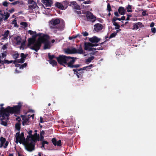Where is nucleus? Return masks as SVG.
Instances as JSON below:
<instances>
[{"label":"nucleus","instance_id":"f257e3e1","mask_svg":"<svg viewBox=\"0 0 156 156\" xmlns=\"http://www.w3.org/2000/svg\"><path fill=\"white\" fill-rule=\"evenodd\" d=\"M22 105L21 103H19L18 105L11 107L8 106L5 108L4 107H1L0 110V117H2V119H5V117H7V120H9L8 117L9 116L10 113L18 114L20 113Z\"/></svg>","mask_w":156,"mask_h":156},{"label":"nucleus","instance_id":"f03ea898","mask_svg":"<svg viewBox=\"0 0 156 156\" xmlns=\"http://www.w3.org/2000/svg\"><path fill=\"white\" fill-rule=\"evenodd\" d=\"M60 21L59 19H52L51 20L49 23V26L51 30L55 33L57 30L62 31L65 27L63 24H59Z\"/></svg>","mask_w":156,"mask_h":156},{"label":"nucleus","instance_id":"7ed1b4c3","mask_svg":"<svg viewBox=\"0 0 156 156\" xmlns=\"http://www.w3.org/2000/svg\"><path fill=\"white\" fill-rule=\"evenodd\" d=\"M73 58V57L66 56L63 55H60L58 57H56L58 63L60 65L65 66V64L68 66V63L70 59Z\"/></svg>","mask_w":156,"mask_h":156},{"label":"nucleus","instance_id":"20e7f679","mask_svg":"<svg viewBox=\"0 0 156 156\" xmlns=\"http://www.w3.org/2000/svg\"><path fill=\"white\" fill-rule=\"evenodd\" d=\"M41 38L43 41L41 42V44L44 43V49H49L50 48V42L49 41V36L47 35L42 34L41 35Z\"/></svg>","mask_w":156,"mask_h":156},{"label":"nucleus","instance_id":"39448f33","mask_svg":"<svg viewBox=\"0 0 156 156\" xmlns=\"http://www.w3.org/2000/svg\"><path fill=\"white\" fill-rule=\"evenodd\" d=\"M41 36L39 37L37 41H36L30 47L32 50L37 52L40 48L41 45V42L43 41Z\"/></svg>","mask_w":156,"mask_h":156},{"label":"nucleus","instance_id":"423d86ee","mask_svg":"<svg viewBox=\"0 0 156 156\" xmlns=\"http://www.w3.org/2000/svg\"><path fill=\"white\" fill-rule=\"evenodd\" d=\"M25 138L24 136V133L22 132L21 134H20V132H17L16 133V142L17 144L18 142H19L21 144L22 141H24Z\"/></svg>","mask_w":156,"mask_h":156},{"label":"nucleus","instance_id":"0eeeda50","mask_svg":"<svg viewBox=\"0 0 156 156\" xmlns=\"http://www.w3.org/2000/svg\"><path fill=\"white\" fill-rule=\"evenodd\" d=\"M42 34L39 33L36 35H32V38H30L28 40V47H30L31 45H32L36 42L35 38L37 36L39 37L41 36Z\"/></svg>","mask_w":156,"mask_h":156},{"label":"nucleus","instance_id":"6e6552de","mask_svg":"<svg viewBox=\"0 0 156 156\" xmlns=\"http://www.w3.org/2000/svg\"><path fill=\"white\" fill-rule=\"evenodd\" d=\"M72 60H70L68 62V66L71 68H77L80 66V64L73 65L75 62V60L77 59L76 57H73V58H72Z\"/></svg>","mask_w":156,"mask_h":156},{"label":"nucleus","instance_id":"1a4fd4ad","mask_svg":"<svg viewBox=\"0 0 156 156\" xmlns=\"http://www.w3.org/2000/svg\"><path fill=\"white\" fill-rule=\"evenodd\" d=\"M35 143L31 141H28L26 143V147L28 151H31L34 149V145Z\"/></svg>","mask_w":156,"mask_h":156},{"label":"nucleus","instance_id":"9d476101","mask_svg":"<svg viewBox=\"0 0 156 156\" xmlns=\"http://www.w3.org/2000/svg\"><path fill=\"white\" fill-rule=\"evenodd\" d=\"M86 16L88 20H94L96 18V17L93 16V13L89 11H88L86 12Z\"/></svg>","mask_w":156,"mask_h":156},{"label":"nucleus","instance_id":"9b49d317","mask_svg":"<svg viewBox=\"0 0 156 156\" xmlns=\"http://www.w3.org/2000/svg\"><path fill=\"white\" fill-rule=\"evenodd\" d=\"M21 116L23 120L22 122L23 125L24 126L28 125L29 123V117L27 118L25 115H21Z\"/></svg>","mask_w":156,"mask_h":156},{"label":"nucleus","instance_id":"f8f14e48","mask_svg":"<svg viewBox=\"0 0 156 156\" xmlns=\"http://www.w3.org/2000/svg\"><path fill=\"white\" fill-rule=\"evenodd\" d=\"M83 70H80V69H73V71L74 72V73L76 74L78 78H80L82 76L83 72H80Z\"/></svg>","mask_w":156,"mask_h":156},{"label":"nucleus","instance_id":"ddd939ff","mask_svg":"<svg viewBox=\"0 0 156 156\" xmlns=\"http://www.w3.org/2000/svg\"><path fill=\"white\" fill-rule=\"evenodd\" d=\"M42 3L46 7H50L53 3L51 0H41Z\"/></svg>","mask_w":156,"mask_h":156},{"label":"nucleus","instance_id":"4468645a","mask_svg":"<svg viewBox=\"0 0 156 156\" xmlns=\"http://www.w3.org/2000/svg\"><path fill=\"white\" fill-rule=\"evenodd\" d=\"M32 138V141L36 143L37 141H39L40 140L39 135L37 133H35L34 135L31 136Z\"/></svg>","mask_w":156,"mask_h":156},{"label":"nucleus","instance_id":"2eb2a0df","mask_svg":"<svg viewBox=\"0 0 156 156\" xmlns=\"http://www.w3.org/2000/svg\"><path fill=\"white\" fill-rule=\"evenodd\" d=\"M94 30L97 32H98L101 30L103 28V26L100 23L95 24L94 26Z\"/></svg>","mask_w":156,"mask_h":156},{"label":"nucleus","instance_id":"dca6fc26","mask_svg":"<svg viewBox=\"0 0 156 156\" xmlns=\"http://www.w3.org/2000/svg\"><path fill=\"white\" fill-rule=\"evenodd\" d=\"M100 39L96 36H94L89 39V41L91 43H98L100 41Z\"/></svg>","mask_w":156,"mask_h":156},{"label":"nucleus","instance_id":"f3484780","mask_svg":"<svg viewBox=\"0 0 156 156\" xmlns=\"http://www.w3.org/2000/svg\"><path fill=\"white\" fill-rule=\"evenodd\" d=\"M74 49L76 50L74 54H83L85 53V52L83 51L82 49V48L81 45L80 46L79 49H77L75 48Z\"/></svg>","mask_w":156,"mask_h":156},{"label":"nucleus","instance_id":"a211bd4d","mask_svg":"<svg viewBox=\"0 0 156 156\" xmlns=\"http://www.w3.org/2000/svg\"><path fill=\"white\" fill-rule=\"evenodd\" d=\"M9 17V14L7 13L4 16H1L0 17V25H1V23L3 21V20H4L5 21H6L8 19Z\"/></svg>","mask_w":156,"mask_h":156},{"label":"nucleus","instance_id":"6ab92c4d","mask_svg":"<svg viewBox=\"0 0 156 156\" xmlns=\"http://www.w3.org/2000/svg\"><path fill=\"white\" fill-rule=\"evenodd\" d=\"M76 50L74 49V48H73L71 49L69 48H67L65 50V52L67 54H74Z\"/></svg>","mask_w":156,"mask_h":156},{"label":"nucleus","instance_id":"aec40b11","mask_svg":"<svg viewBox=\"0 0 156 156\" xmlns=\"http://www.w3.org/2000/svg\"><path fill=\"white\" fill-rule=\"evenodd\" d=\"M55 6L58 8L60 9L61 10H65L66 9L64 8L63 5L62 3L59 2H56L55 4Z\"/></svg>","mask_w":156,"mask_h":156},{"label":"nucleus","instance_id":"412c9836","mask_svg":"<svg viewBox=\"0 0 156 156\" xmlns=\"http://www.w3.org/2000/svg\"><path fill=\"white\" fill-rule=\"evenodd\" d=\"M125 9L124 7L122 6L119 7L118 9V12L121 15H124L125 14Z\"/></svg>","mask_w":156,"mask_h":156},{"label":"nucleus","instance_id":"4be33fe9","mask_svg":"<svg viewBox=\"0 0 156 156\" xmlns=\"http://www.w3.org/2000/svg\"><path fill=\"white\" fill-rule=\"evenodd\" d=\"M14 39L16 40V44L18 45L20 44L22 41V38L20 36H17L16 37H14Z\"/></svg>","mask_w":156,"mask_h":156},{"label":"nucleus","instance_id":"5701e85b","mask_svg":"<svg viewBox=\"0 0 156 156\" xmlns=\"http://www.w3.org/2000/svg\"><path fill=\"white\" fill-rule=\"evenodd\" d=\"M91 43H90L85 42L84 45V50H88V48L91 47Z\"/></svg>","mask_w":156,"mask_h":156},{"label":"nucleus","instance_id":"b1692460","mask_svg":"<svg viewBox=\"0 0 156 156\" xmlns=\"http://www.w3.org/2000/svg\"><path fill=\"white\" fill-rule=\"evenodd\" d=\"M6 11H7V12H5L4 11H3V13H5L4 15H5L6 14L8 13L9 14V16H10V13H13L15 11V9L14 8H12L8 10L7 9H6Z\"/></svg>","mask_w":156,"mask_h":156},{"label":"nucleus","instance_id":"393cba45","mask_svg":"<svg viewBox=\"0 0 156 156\" xmlns=\"http://www.w3.org/2000/svg\"><path fill=\"white\" fill-rule=\"evenodd\" d=\"M31 4V5H30L28 6V7L30 9H33L36 8L37 7L38 8L36 2H34V3L32 4Z\"/></svg>","mask_w":156,"mask_h":156},{"label":"nucleus","instance_id":"a878e982","mask_svg":"<svg viewBox=\"0 0 156 156\" xmlns=\"http://www.w3.org/2000/svg\"><path fill=\"white\" fill-rule=\"evenodd\" d=\"M6 139L5 138L2 136L0 138V147H2L4 143L5 142Z\"/></svg>","mask_w":156,"mask_h":156},{"label":"nucleus","instance_id":"bb28decb","mask_svg":"<svg viewBox=\"0 0 156 156\" xmlns=\"http://www.w3.org/2000/svg\"><path fill=\"white\" fill-rule=\"evenodd\" d=\"M9 31L8 30L5 31L4 34L2 35V36H3V37L2 38V39L4 40L7 39L9 35Z\"/></svg>","mask_w":156,"mask_h":156},{"label":"nucleus","instance_id":"cd10ccee","mask_svg":"<svg viewBox=\"0 0 156 156\" xmlns=\"http://www.w3.org/2000/svg\"><path fill=\"white\" fill-rule=\"evenodd\" d=\"M93 66L92 64H90L89 66L84 67L83 68H80V70H85L87 69H90L91 67Z\"/></svg>","mask_w":156,"mask_h":156},{"label":"nucleus","instance_id":"c85d7f7f","mask_svg":"<svg viewBox=\"0 0 156 156\" xmlns=\"http://www.w3.org/2000/svg\"><path fill=\"white\" fill-rule=\"evenodd\" d=\"M94 58V56H91L90 57L85 60V62L86 63H90L92 60Z\"/></svg>","mask_w":156,"mask_h":156},{"label":"nucleus","instance_id":"c756f323","mask_svg":"<svg viewBox=\"0 0 156 156\" xmlns=\"http://www.w3.org/2000/svg\"><path fill=\"white\" fill-rule=\"evenodd\" d=\"M49 63L51 64L53 66H56L57 65V62L54 60H52L49 61Z\"/></svg>","mask_w":156,"mask_h":156},{"label":"nucleus","instance_id":"7c9ffc66","mask_svg":"<svg viewBox=\"0 0 156 156\" xmlns=\"http://www.w3.org/2000/svg\"><path fill=\"white\" fill-rule=\"evenodd\" d=\"M73 4L74 5L75 9L78 10H80V6L77 4L76 2H73Z\"/></svg>","mask_w":156,"mask_h":156},{"label":"nucleus","instance_id":"2f4dec72","mask_svg":"<svg viewBox=\"0 0 156 156\" xmlns=\"http://www.w3.org/2000/svg\"><path fill=\"white\" fill-rule=\"evenodd\" d=\"M48 58L49 59V60H53V58H56V57L54 55H51L50 53H48Z\"/></svg>","mask_w":156,"mask_h":156},{"label":"nucleus","instance_id":"473e14b6","mask_svg":"<svg viewBox=\"0 0 156 156\" xmlns=\"http://www.w3.org/2000/svg\"><path fill=\"white\" fill-rule=\"evenodd\" d=\"M15 127L16 129L18 131L20 129V124L19 123H16L15 124Z\"/></svg>","mask_w":156,"mask_h":156},{"label":"nucleus","instance_id":"72a5a7b5","mask_svg":"<svg viewBox=\"0 0 156 156\" xmlns=\"http://www.w3.org/2000/svg\"><path fill=\"white\" fill-rule=\"evenodd\" d=\"M22 3L20 2V1H16L12 3H10V5H15L16 4H22Z\"/></svg>","mask_w":156,"mask_h":156},{"label":"nucleus","instance_id":"f704fd0d","mask_svg":"<svg viewBox=\"0 0 156 156\" xmlns=\"http://www.w3.org/2000/svg\"><path fill=\"white\" fill-rule=\"evenodd\" d=\"M132 7L130 5H128L126 7V9H127V12H132V10L131 9Z\"/></svg>","mask_w":156,"mask_h":156},{"label":"nucleus","instance_id":"c9c22d12","mask_svg":"<svg viewBox=\"0 0 156 156\" xmlns=\"http://www.w3.org/2000/svg\"><path fill=\"white\" fill-rule=\"evenodd\" d=\"M106 41L105 40L104 42H103L101 43L100 44H92L91 43V47H94V46H98V45H99V44L100 45H102L103 44H104V43Z\"/></svg>","mask_w":156,"mask_h":156},{"label":"nucleus","instance_id":"e433bc0d","mask_svg":"<svg viewBox=\"0 0 156 156\" xmlns=\"http://www.w3.org/2000/svg\"><path fill=\"white\" fill-rule=\"evenodd\" d=\"M2 118L1 119V124L2 125H3L5 126H7V121H3L4 119H2Z\"/></svg>","mask_w":156,"mask_h":156},{"label":"nucleus","instance_id":"4c0bfd02","mask_svg":"<svg viewBox=\"0 0 156 156\" xmlns=\"http://www.w3.org/2000/svg\"><path fill=\"white\" fill-rule=\"evenodd\" d=\"M9 4H10V3L5 1L3 2L2 5L5 7H7Z\"/></svg>","mask_w":156,"mask_h":156},{"label":"nucleus","instance_id":"58836bf2","mask_svg":"<svg viewBox=\"0 0 156 156\" xmlns=\"http://www.w3.org/2000/svg\"><path fill=\"white\" fill-rule=\"evenodd\" d=\"M12 56L13 58L15 59H16L18 58L19 56V54L18 53H14L12 54Z\"/></svg>","mask_w":156,"mask_h":156},{"label":"nucleus","instance_id":"ea45409f","mask_svg":"<svg viewBox=\"0 0 156 156\" xmlns=\"http://www.w3.org/2000/svg\"><path fill=\"white\" fill-rule=\"evenodd\" d=\"M113 25L115 26V29H119L120 27V26L117 23H114Z\"/></svg>","mask_w":156,"mask_h":156},{"label":"nucleus","instance_id":"a19ab883","mask_svg":"<svg viewBox=\"0 0 156 156\" xmlns=\"http://www.w3.org/2000/svg\"><path fill=\"white\" fill-rule=\"evenodd\" d=\"M26 140L27 141V142L28 141H30H30L31 140H32V138L31 136L30 135L27 136Z\"/></svg>","mask_w":156,"mask_h":156},{"label":"nucleus","instance_id":"79ce46f5","mask_svg":"<svg viewBox=\"0 0 156 156\" xmlns=\"http://www.w3.org/2000/svg\"><path fill=\"white\" fill-rule=\"evenodd\" d=\"M16 61H17V62L18 63H23L24 62L25 59L21 58L20 59H19Z\"/></svg>","mask_w":156,"mask_h":156},{"label":"nucleus","instance_id":"37998d69","mask_svg":"<svg viewBox=\"0 0 156 156\" xmlns=\"http://www.w3.org/2000/svg\"><path fill=\"white\" fill-rule=\"evenodd\" d=\"M20 24L21 25H22L23 26H24L25 28L26 27H27V26H28V24H27V23L26 22H21L20 23Z\"/></svg>","mask_w":156,"mask_h":156},{"label":"nucleus","instance_id":"c03bdc74","mask_svg":"<svg viewBox=\"0 0 156 156\" xmlns=\"http://www.w3.org/2000/svg\"><path fill=\"white\" fill-rule=\"evenodd\" d=\"M28 33L30 34V35H36L37 34L36 32V31H33L31 30H29L28 31Z\"/></svg>","mask_w":156,"mask_h":156},{"label":"nucleus","instance_id":"a18cd8bd","mask_svg":"<svg viewBox=\"0 0 156 156\" xmlns=\"http://www.w3.org/2000/svg\"><path fill=\"white\" fill-rule=\"evenodd\" d=\"M51 141L53 144L55 146H56V144L57 143V140L55 138H53L51 140Z\"/></svg>","mask_w":156,"mask_h":156},{"label":"nucleus","instance_id":"49530a36","mask_svg":"<svg viewBox=\"0 0 156 156\" xmlns=\"http://www.w3.org/2000/svg\"><path fill=\"white\" fill-rule=\"evenodd\" d=\"M9 61L7 59H5L3 61L2 60V65H3L4 64H9Z\"/></svg>","mask_w":156,"mask_h":156},{"label":"nucleus","instance_id":"de8ad7c7","mask_svg":"<svg viewBox=\"0 0 156 156\" xmlns=\"http://www.w3.org/2000/svg\"><path fill=\"white\" fill-rule=\"evenodd\" d=\"M20 44H21L20 48L22 49L23 50L25 48H24V46H25V41L23 42H21Z\"/></svg>","mask_w":156,"mask_h":156},{"label":"nucleus","instance_id":"09e8293b","mask_svg":"<svg viewBox=\"0 0 156 156\" xmlns=\"http://www.w3.org/2000/svg\"><path fill=\"white\" fill-rule=\"evenodd\" d=\"M27 63H25L21 65L20 67V69H23L27 65Z\"/></svg>","mask_w":156,"mask_h":156},{"label":"nucleus","instance_id":"8fccbe9b","mask_svg":"<svg viewBox=\"0 0 156 156\" xmlns=\"http://www.w3.org/2000/svg\"><path fill=\"white\" fill-rule=\"evenodd\" d=\"M116 34V33H115V32L112 33L110 35V36H109V39H110L111 38L115 37V36Z\"/></svg>","mask_w":156,"mask_h":156},{"label":"nucleus","instance_id":"3c124183","mask_svg":"<svg viewBox=\"0 0 156 156\" xmlns=\"http://www.w3.org/2000/svg\"><path fill=\"white\" fill-rule=\"evenodd\" d=\"M57 145L58 146H61L62 145L61 140H59L58 141H57L56 144V146Z\"/></svg>","mask_w":156,"mask_h":156},{"label":"nucleus","instance_id":"603ef678","mask_svg":"<svg viewBox=\"0 0 156 156\" xmlns=\"http://www.w3.org/2000/svg\"><path fill=\"white\" fill-rule=\"evenodd\" d=\"M107 10L110 12L111 10V8L109 4H108L107 5Z\"/></svg>","mask_w":156,"mask_h":156},{"label":"nucleus","instance_id":"864d4df0","mask_svg":"<svg viewBox=\"0 0 156 156\" xmlns=\"http://www.w3.org/2000/svg\"><path fill=\"white\" fill-rule=\"evenodd\" d=\"M27 55H25L24 53H22L21 54V58L24 59L26 58Z\"/></svg>","mask_w":156,"mask_h":156},{"label":"nucleus","instance_id":"5fc2aeb1","mask_svg":"<svg viewBox=\"0 0 156 156\" xmlns=\"http://www.w3.org/2000/svg\"><path fill=\"white\" fill-rule=\"evenodd\" d=\"M139 28V27L138 26V25H137V23L134 24L133 25V29H135L136 30L138 29Z\"/></svg>","mask_w":156,"mask_h":156},{"label":"nucleus","instance_id":"6e6d98bb","mask_svg":"<svg viewBox=\"0 0 156 156\" xmlns=\"http://www.w3.org/2000/svg\"><path fill=\"white\" fill-rule=\"evenodd\" d=\"M142 15L143 16H145L148 15V14L147 13V11L146 10H144L142 12Z\"/></svg>","mask_w":156,"mask_h":156},{"label":"nucleus","instance_id":"4d7b16f0","mask_svg":"<svg viewBox=\"0 0 156 156\" xmlns=\"http://www.w3.org/2000/svg\"><path fill=\"white\" fill-rule=\"evenodd\" d=\"M118 18V17H115L112 20V22L113 23H116L115 21L117 20V19Z\"/></svg>","mask_w":156,"mask_h":156},{"label":"nucleus","instance_id":"13d9d810","mask_svg":"<svg viewBox=\"0 0 156 156\" xmlns=\"http://www.w3.org/2000/svg\"><path fill=\"white\" fill-rule=\"evenodd\" d=\"M82 36L81 35H80V34H78L77 35H73V39H75L78 37H79L80 38Z\"/></svg>","mask_w":156,"mask_h":156},{"label":"nucleus","instance_id":"bf43d9fd","mask_svg":"<svg viewBox=\"0 0 156 156\" xmlns=\"http://www.w3.org/2000/svg\"><path fill=\"white\" fill-rule=\"evenodd\" d=\"M82 34L84 36H87L88 35V33L86 31L83 32L82 33Z\"/></svg>","mask_w":156,"mask_h":156},{"label":"nucleus","instance_id":"052dcab7","mask_svg":"<svg viewBox=\"0 0 156 156\" xmlns=\"http://www.w3.org/2000/svg\"><path fill=\"white\" fill-rule=\"evenodd\" d=\"M28 2L29 4H32L34 3V2H36L34 1L33 0H28Z\"/></svg>","mask_w":156,"mask_h":156},{"label":"nucleus","instance_id":"680f3d73","mask_svg":"<svg viewBox=\"0 0 156 156\" xmlns=\"http://www.w3.org/2000/svg\"><path fill=\"white\" fill-rule=\"evenodd\" d=\"M132 16V15L129 14H128L127 15V17L126 19V20H130L129 17Z\"/></svg>","mask_w":156,"mask_h":156},{"label":"nucleus","instance_id":"e2e57ef3","mask_svg":"<svg viewBox=\"0 0 156 156\" xmlns=\"http://www.w3.org/2000/svg\"><path fill=\"white\" fill-rule=\"evenodd\" d=\"M2 57L3 58H5L6 56V52L5 51V52L2 53Z\"/></svg>","mask_w":156,"mask_h":156},{"label":"nucleus","instance_id":"0e129e2a","mask_svg":"<svg viewBox=\"0 0 156 156\" xmlns=\"http://www.w3.org/2000/svg\"><path fill=\"white\" fill-rule=\"evenodd\" d=\"M151 31L153 33H155L156 31V30L155 27L152 28L151 29Z\"/></svg>","mask_w":156,"mask_h":156},{"label":"nucleus","instance_id":"69168bd1","mask_svg":"<svg viewBox=\"0 0 156 156\" xmlns=\"http://www.w3.org/2000/svg\"><path fill=\"white\" fill-rule=\"evenodd\" d=\"M5 145L4 146V148H6L7 147V146L9 144V142L8 141H7L6 142L5 141Z\"/></svg>","mask_w":156,"mask_h":156},{"label":"nucleus","instance_id":"338daca9","mask_svg":"<svg viewBox=\"0 0 156 156\" xmlns=\"http://www.w3.org/2000/svg\"><path fill=\"white\" fill-rule=\"evenodd\" d=\"M137 25H138L139 27H141L142 26H143L142 23L140 22H138L137 23Z\"/></svg>","mask_w":156,"mask_h":156},{"label":"nucleus","instance_id":"774afa93","mask_svg":"<svg viewBox=\"0 0 156 156\" xmlns=\"http://www.w3.org/2000/svg\"><path fill=\"white\" fill-rule=\"evenodd\" d=\"M91 1L90 0H87V1L84 2L83 3L85 4H89L90 3Z\"/></svg>","mask_w":156,"mask_h":156}]
</instances>
